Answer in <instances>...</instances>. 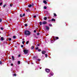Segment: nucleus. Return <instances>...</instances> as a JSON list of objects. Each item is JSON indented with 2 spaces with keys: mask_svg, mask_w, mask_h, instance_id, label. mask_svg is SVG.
Returning <instances> with one entry per match:
<instances>
[{
  "mask_svg": "<svg viewBox=\"0 0 77 77\" xmlns=\"http://www.w3.org/2000/svg\"><path fill=\"white\" fill-rule=\"evenodd\" d=\"M25 35H27V36H29L30 35V32L29 31H25L24 32Z\"/></svg>",
  "mask_w": 77,
  "mask_h": 77,
  "instance_id": "f257e3e1",
  "label": "nucleus"
},
{
  "mask_svg": "<svg viewBox=\"0 0 77 77\" xmlns=\"http://www.w3.org/2000/svg\"><path fill=\"white\" fill-rule=\"evenodd\" d=\"M23 52L25 54H27L28 53L29 51L25 49L23 50Z\"/></svg>",
  "mask_w": 77,
  "mask_h": 77,
  "instance_id": "f03ea898",
  "label": "nucleus"
},
{
  "mask_svg": "<svg viewBox=\"0 0 77 77\" xmlns=\"http://www.w3.org/2000/svg\"><path fill=\"white\" fill-rule=\"evenodd\" d=\"M45 71L47 72H50V69H45Z\"/></svg>",
  "mask_w": 77,
  "mask_h": 77,
  "instance_id": "7ed1b4c3",
  "label": "nucleus"
},
{
  "mask_svg": "<svg viewBox=\"0 0 77 77\" xmlns=\"http://www.w3.org/2000/svg\"><path fill=\"white\" fill-rule=\"evenodd\" d=\"M59 39V38L58 37H54V41L56 40V39Z\"/></svg>",
  "mask_w": 77,
  "mask_h": 77,
  "instance_id": "20e7f679",
  "label": "nucleus"
},
{
  "mask_svg": "<svg viewBox=\"0 0 77 77\" xmlns=\"http://www.w3.org/2000/svg\"><path fill=\"white\" fill-rule=\"evenodd\" d=\"M50 74L51 75H50V76H49V77H50L51 76L53 75V72H51Z\"/></svg>",
  "mask_w": 77,
  "mask_h": 77,
  "instance_id": "39448f33",
  "label": "nucleus"
},
{
  "mask_svg": "<svg viewBox=\"0 0 77 77\" xmlns=\"http://www.w3.org/2000/svg\"><path fill=\"white\" fill-rule=\"evenodd\" d=\"M47 24V22L44 21L43 22V24Z\"/></svg>",
  "mask_w": 77,
  "mask_h": 77,
  "instance_id": "423d86ee",
  "label": "nucleus"
},
{
  "mask_svg": "<svg viewBox=\"0 0 77 77\" xmlns=\"http://www.w3.org/2000/svg\"><path fill=\"white\" fill-rule=\"evenodd\" d=\"M42 54H45V51H42Z\"/></svg>",
  "mask_w": 77,
  "mask_h": 77,
  "instance_id": "0eeeda50",
  "label": "nucleus"
},
{
  "mask_svg": "<svg viewBox=\"0 0 77 77\" xmlns=\"http://www.w3.org/2000/svg\"><path fill=\"white\" fill-rule=\"evenodd\" d=\"M1 41H3L4 40V38L3 37H2L1 38Z\"/></svg>",
  "mask_w": 77,
  "mask_h": 77,
  "instance_id": "6e6552de",
  "label": "nucleus"
},
{
  "mask_svg": "<svg viewBox=\"0 0 77 77\" xmlns=\"http://www.w3.org/2000/svg\"><path fill=\"white\" fill-rule=\"evenodd\" d=\"M55 19H54V18H53L51 19V21H55Z\"/></svg>",
  "mask_w": 77,
  "mask_h": 77,
  "instance_id": "1a4fd4ad",
  "label": "nucleus"
},
{
  "mask_svg": "<svg viewBox=\"0 0 77 77\" xmlns=\"http://www.w3.org/2000/svg\"><path fill=\"white\" fill-rule=\"evenodd\" d=\"M46 29L47 30H49V27L46 26Z\"/></svg>",
  "mask_w": 77,
  "mask_h": 77,
  "instance_id": "9d476101",
  "label": "nucleus"
},
{
  "mask_svg": "<svg viewBox=\"0 0 77 77\" xmlns=\"http://www.w3.org/2000/svg\"><path fill=\"white\" fill-rule=\"evenodd\" d=\"M43 3H45V4H47V1H43Z\"/></svg>",
  "mask_w": 77,
  "mask_h": 77,
  "instance_id": "9b49d317",
  "label": "nucleus"
},
{
  "mask_svg": "<svg viewBox=\"0 0 77 77\" xmlns=\"http://www.w3.org/2000/svg\"><path fill=\"white\" fill-rule=\"evenodd\" d=\"M33 48H34V46H32L31 48V50H33Z\"/></svg>",
  "mask_w": 77,
  "mask_h": 77,
  "instance_id": "f8f14e48",
  "label": "nucleus"
},
{
  "mask_svg": "<svg viewBox=\"0 0 77 77\" xmlns=\"http://www.w3.org/2000/svg\"><path fill=\"white\" fill-rule=\"evenodd\" d=\"M29 8H30V7H32V5H29L28 6Z\"/></svg>",
  "mask_w": 77,
  "mask_h": 77,
  "instance_id": "ddd939ff",
  "label": "nucleus"
},
{
  "mask_svg": "<svg viewBox=\"0 0 77 77\" xmlns=\"http://www.w3.org/2000/svg\"><path fill=\"white\" fill-rule=\"evenodd\" d=\"M26 12H30V11H29V10L28 9H27L26 10Z\"/></svg>",
  "mask_w": 77,
  "mask_h": 77,
  "instance_id": "4468645a",
  "label": "nucleus"
},
{
  "mask_svg": "<svg viewBox=\"0 0 77 77\" xmlns=\"http://www.w3.org/2000/svg\"><path fill=\"white\" fill-rule=\"evenodd\" d=\"M12 59H13V60H14V56H12Z\"/></svg>",
  "mask_w": 77,
  "mask_h": 77,
  "instance_id": "2eb2a0df",
  "label": "nucleus"
},
{
  "mask_svg": "<svg viewBox=\"0 0 77 77\" xmlns=\"http://www.w3.org/2000/svg\"><path fill=\"white\" fill-rule=\"evenodd\" d=\"M17 63L18 64H20V61H18Z\"/></svg>",
  "mask_w": 77,
  "mask_h": 77,
  "instance_id": "dca6fc26",
  "label": "nucleus"
},
{
  "mask_svg": "<svg viewBox=\"0 0 77 77\" xmlns=\"http://www.w3.org/2000/svg\"><path fill=\"white\" fill-rule=\"evenodd\" d=\"M29 41H27L26 43V44H29Z\"/></svg>",
  "mask_w": 77,
  "mask_h": 77,
  "instance_id": "f3484780",
  "label": "nucleus"
},
{
  "mask_svg": "<svg viewBox=\"0 0 77 77\" xmlns=\"http://www.w3.org/2000/svg\"><path fill=\"white\" fill-rule=\"evenodd\" d=\"M13 38L15 39V38H16V36H14L13 37Z\"/></svg>",
  "mask_w": 77,
  "mask_h": 77,
  "instance_id": "a211bd4d",
  "label": "nucleus"
},
{
  "mask_svg": "<svg viewBox=\"0 0 77 77\" xmlns=\"http://www.w3.org/2000/svg\"><path fill=\"white\" fill-rule=\"evenodd\" d=\"M43 23L42 22H40V25H42V24Z\"/></svg>",
  "mask_w": 77,
  "mask_h": 77,
  "instance_id": "6ab92c4d",
  "label": "nucleus"
},
{
  "mask_svg": "<svg viewBox=\"0 0 77 77\" xmlns=\"http://www.w3.org/2000/svg\"><path fill=\"white\" fill-rule=\"evenodd\" d=\"M44 9H47V7L44 6Z\"/></svg>",
  "mask_w": 77,
  "mask_h": 77,
  "instance_id": "aec40b11",
  "label": "nucleus"
},
{
  "mask_svg": "<svg viewBox=\"0 0 77 77\" xmlns=\"http://www.w3.org/2000/svg\"><path fill=\"white\" fill-rule=\"evenodd\" d=\"M44 20H47V17H45L44 18Z\"/></svg>",
  "mask_w": 77,
  "mask_h": 77,
  "instance_id": "412c9836",
  "label": "nucleus"
},
{
  "mask_svg": "<svg viewBox=\"0 0 77 77\" xmlns=\"http://www.w3.org/2000/svg\"><path fill=\"white\" fill-rule=\"evenodd\" d=\"M54 16H55V17H56V16H57V15H56V14H54Z\"/></svg>",
  "mask_w": 77,
  "mask_h": 77,
  "instance_id": "4be33fe9",
  "label": "nucleus"
},
{
  "mask_svg": "<svg viewBox=\"0 0 77 77\" xmlns=\"http://www.w3.org/2000/svg\"><path fill=\"white\" fill-rule=\"evenodd\" d=\"M20 17H23V15H22V14H20Z\"/></svg>",
  "mask_w": 77,
  "mask_h": 77,
  "instance_id": "5701e85b",
  "label": "nucleus"
},
{
  "mask_svg": "<svg viewBox=\"0 0 77 77\" xmlns=\"http://www.w3.org/2000/svg\"><path fill=\"white\" fill-rule=\"evenodd\" d=\"M45 57H47V54H45Z\"/></svg>",
  "mask_w": 77,
  "mask_h": 77,
  "instance_id": "b1692460",
  "label": "nucleus"
},
{
  "mask_svg": "<svg viewBox=\"0 0 77 77\" xmlns=\"http://www.w3.org/2000/svg\"><path fill=\"white\" fill-rule=\"evenodd\" d=\"M25 43V41H23V42H22V44H24Z\"/></svg>",
  "mask_w": 77,
  "mask_h": 77,
  "instance_id": "393cba45",
  "label": "nucleus"
},
{
  "mask_svg": "<svg viewBox=\"0 0 77 77\" xmlns=\"http://www.w3.org/2000/svg\"><path fill=\"white\" fill-rule=\"evenodd\" d=\"M5 6H6V5H4L3 6V8H5Z\"/></svg>",
  "mask_w": 77,
  "mask_h": 77,
  "instance_id": "a878e982",
  "label": "nucleus"
},
{
  "mask_svg": "<svg viewBox=\"0 0 77 77\" xmlns=\"http://www.w3.org/2000/svg\"><path fill=\"white\" fill-rule=\"evenodd\" d=\"M24 26H27V24H25Z\"/></svg>",
  "mask_w": 77,
  "mask_h": 77,
  "instance_id": "bb28decb",
  "label": "nucleus"
},
{
  "mask_svg": "<svg viewBox=\"0 0 77 77\" xmlns=\"http://www.w3.org/2000/svg\"><path fill=\"white\" fill-rule=\"evenodd\" d=\"M49 26H52V25H51V24H49Z\"/></svg>",
  "mask_w": 77,
  "mask_h": 77,
  "instance_id": "cd10ccee",
  "label": "nucleus"
},
{
  "mask_svg": "<svg viewBox=\"0 0 77 77\" xmlns=\"http://www.w3.org/2000/svg\"><path fill=\"white\" fill-rule=\"evenodd\" d=\"M22 16L23 17H24V16H25V14H23Z\"/></svg>",
  "mask_w": 77,
  "mask_h": 77,
  "instance_id": "c85d7f7f",
  "label": "nucleus"
},
{
  "mask_svg": "<svg viewBox=\"0 0 77 77\" xmlns=\"http://www.w3.org/2000/svg\"><path fill=\"white\" fill-rule=\"evenodd\" d=\"M8 40H9V41H11V38H10L8 39Z\"/></svg>",
  "mask_w": 77,
  "mask_h": 77,
  "instance_id": "c756f323",
  "label": "nucleus"
},
{
  "mask_svg": "<svg viewBox=\"0 0 77 77\" xmlns=\"http://www.w3.org/2000/svg\"><path fill=\"white\" fill-rule=\"evenodd\" d=\"M38 51H41V50L40 49H38Z\"/></svg>",
  "mask_w": 77,
  "mask_h": 77,
  "instance_id": "7c9ffc66",
  "label": "nucleus"
},
{
  "mask_svg": "<svg viewBox=\"0 0 77 77\" xmlns=\"http://www.w3.org/2000/svg\"><path fill=\"white\" fill-rule=\"evenodd\" d=\"M0 64H2V61H0Z\"/></svg>",
  "mask_w": 77,
  "mask_h": 77,
  "instance_id": "2f4dec72",
  "label": "nucleus"
},
{
  "mask_svg": "<svg viewBox=\"0 0 77 77\" xmlns=\"http://www.w3.org/2000/svg\"><path fill=\"white\" fill-rule=\"evenodd\" d=\"M1 30H3V28L2 27L1 28Z\"/></svg>",
  "mask_w": 77,
  "mask_h": 77,
  "instance_id": "473e14b6",
  "label": "nucleus"
},
{
  "mask_svg": "<svg viewBox=\"0 0 77 77\" xmlns=\"http://www.w3.org/2000/svg\"><path fill=\"white\" fill-rule=\"evenodd\" d=\"M13 75H14V76H16V75H16V74H14Z\"/></svg>",
  "mask_w": 77,
  "mask_h": 77,
  "instance_id": "72a5a7b5",
  "label": "nucleus"
},
{
  "mask_svg": "<svg viewBox=\"0 0 77 77\" xmlns=\"http://www.w3.org/2000/svg\"><path fill=\"white\" fill-rule=\"evenodd\" d=\"M2 21V20L1 19H0V22Z\"/></svg>",
  "mask_w": 77,
  "mask_h": 77,
  "instance_id": "f704fd0d",
  "label": "nucleus"
},
{
  "mask_svg": "<svg viewBox=\"0 0 77 77\" xmlns=\"http://www.w3.org/2000/svg\"><path fill=\"white\" fill-rule=\"evenodd\" d=\"M34 33H36V31H35V30H34Z\"/></svg>",
  "mask_w": 77,
  "mask_h": 77,
  "instance_id": "c9c22d12",
  "label": "nucleus"
},
{
  "mask_svg": "<svg viewBox=\"0 0 77 77\" xmlns=\"http://www.w3.org/2000/svg\"><path fill=\"white\" fill-rule=\"evenodd\" d=\"M2 2L0 3V5H2Z\"/></svg>",
  "mask_w": 77,
  "mask_h": 77,
  "instance_id": "e433bc0d",
  "label": "nucleus"
},
{
  "mask_svg": "<svg viewBox=\"0 0 77 77\" xmlns=\"http://www.w3.org/2000/svg\"><path fill=\"white\" fill-rule=\"evenodd\" d=\"M10 6H11V7H12V4H10Z\"/></svg>",
  "mask_w": 77,
  "mask_h": 77,
  "instance_id": "4c0bfd02",
  "label": "nucleus"
},
{
  "mask_svg": "<svg viewBox=\"0 0 77 77\" xmlns=\"http://www.w3.org/2000/svg\"><path fill=\"white\" fill-rule=\"evenodd\" d=\"M38 47H37V48H36V50H38Z\"/></svg>",
  "mask_w": 77,
  "mask_h": 77,
  "instance_id": "58836bf2",
  "label": "nucleus"
},
{
  "mask_svg": "<svg viewBox=\"0 0 77 77\" xmlns=\"http://www.w3.org/2000/svg\"><path fill=\"white\" fill-rule=\"evenodd\" d=\"M36 16H34V18H36Z\"/></svg>",
  "mask_w": 77,
  "mask_h": 77,
  "instance_id": "ea45409f",
  "label": "nucleus"
},
{
  "mask_svg": "<svg viewBox=\"0 0 77 77\" xmlns=\"http://www.w3.org/2000/svg\"><path fill=\"white\" fill-rule=\"evenodd\" d=\"M39 35V33H37V35Z\"/></svg>",
  "mask_w": 77,
  "mask_h": 77,
  "instance_id": "a19ab883",
  "label": "nucleus"
},
{
  "mask_svg": "<svg viewBox=\"0 0 77 77\" xmlns=\"http://www.w3.org/2000/svg\"><path fill=\"white\" fill-rule=\"evenodd\" d=\"M51 42H52V43H53V42H54L53 41H51Z\"/></svg>",
  "mask_w": 77,
  "mask_h": 77,
  "instance_id": "79ce46f5",
  "label": "nucleus"
},
{
  "mask_svg": "<svg viewBox=\"0 0 77 77\" xmlns=\"http://www.w3.org/2000/svg\"><path fill=\"white\" fill-rule=\"evenodd\" d=\"M11 66H13V64L11 63Z\"/></svg>",
  "mask_w": 77,
  "mask_h": 77,
  "instance_id": "37998d69",
  "label": "nucleus"
},
{
  "mask_svg": "<svg viewBox=\"0 0 77 77\" xmlns=\"http://www.w3.org/2000/svg\"><path fill=\"white\" fill-rule=\"evenodd\" d=\"M21 47H23V45H21Z\"/></svg>",
  "mask_w": 77,
  "mask_h": 77,
  "instance_id": "c03bdc74",
  "label": "nucleus"
},
{
  "mask_svg": "<svg viewBox=\"0 0 77 77\" xmlns=\"http://www.w3.org/2000/svg\"><path fill=\"white\" fill-rule=\"evenodd\" d=\"M18 57H20V55H19L18 56Z\"/></svg>",
  "mask_w": 77,
  "mask_h": 77,
  "instance_id": "a18cd8bd",
  "label": "nucleus"
},
{
  "mask_svg": "<svg viewBox=\"0 0 77 77\" xmlns=\"http://www.w3.org/2000/svg\"><path fill=\"white\" fill-rule=\"evenodd\" d=\"M37 45L38 46H39V45L38 44Z\"/></svg>",
  "mask_w": 77,
  "mask_h": 77,
  "instance_id": "49530a36",
  "label": "nucleus"
},
{
  "mask_svg": "<svg viewBox=\"0 0 77 77\" xmlns=\"http://www.w3.org/2000/svg\"><path fill=\"white\" fill-rule=\"evenodd\" d=\"M38 60L39 61V60H40V59H38Z\"/></svg>",
  "mask_w": 77,
  "mask_h": 77,
  "instance_id": "de8ad7c7",
  "label": "nucleus"
},
{
  "mask_svg": "<svg viewBox=\"0 0 77 77\" xmlns=\"http://www.w3.org/2000/svg\"><path fill=\"white\" fill-rule=\"evenodd\" d=\"M24 40V39H23V40Z\"/></svg>",
  "mask_w": 77,
  "mask_h": 77,
  "instance_id": "09e8293b",
  "label": "nucleus"
},
{
  "mask_svg": "<svg viewBox=\"0 0 77 77\" xmlns=\"http://www.w3.org/2000/svg\"><path fill=\"white\" fill-rule=\"evenodd\" d=\"M40 69H41V68H40Z\"/></svg>",
  "mask_w": 77,
  "mask_h": 77,
  "instance_id": "8fccbe9b",
  "label": "nucleus"
}]
</instances>
